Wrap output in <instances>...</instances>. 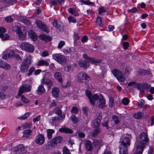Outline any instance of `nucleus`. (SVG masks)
I'll return each instance as SVG.
<instances>
[{
  "label": "nucleus",
  "mask_w": 154,
  "mask_h": 154,
  "mask_svg": "<svg viewBox=\"0 0 154 154\" xmlns=\"http://www.w3.org/2000/svg\"><path fill=\"white\" fill-rule=\"evenodd\" d=\"M132 136L130 134H126L122 136L119 147V154H128V149L130 145Z\"/></svg>",
  "instance_id": "nucleus-1"
},
{
  "label": "nucleus",
  "mask_w": 154,
  "mask_h": 154,
  "mask_svg": "<svg viewBox=\"0 0 154 154\" xmlns=\"http://www.w3.org/2000/svg\"><path fill=\"white\" fill-rule=\"evenodd\" d=\"M137 142L138 145L137 147L144 149L146 146L148 145L149 142L147 132L140 134L137 137Z\"/></svg>",
  "instance_id": "nucleus-2"
},
{
  "label": "nucleus",
  "mask_w": 154,
  "mask_h": 154,
  "mask_svg": "<svg viewBox=\"0 0 154 154\" xmlns=\"http://www.w3.org/2000/svg\"><path fill=\"white\" fill-rule=\"evenodd\" d=\"M32 62L31 56L30 54L27 55L22 63L20 67V71L22 73L26 72Z\"/></svg>",
  "instance_id": "nucleus-3"
},
{
  "label": "nucleus",
  "mask_w": 154,
  "mask_h": 154,
  "mask_svg": "<svg viewBox=\"0 0 154 154\" xmlns=\"http://www.w3.org/2000/svg\"><path fill=\"white\" fill-rule=\"evenodd\" d=\"M20 47L22 50L30 53H32L34 50V46L28 42H22L20 45Z\"/></svg>",
  "instance_id": "nucleus-4"
},
{
  "label": "nucleus",
  "mask_w": 154,
  "mask_h": 154,
  "mask_svg": "<svg viewBox=\"0 0 154 154\" xmlns=\"http://www.w3.org/2000/svg\"><path fill=\"white\" fill-rule=\"evenodd\" d=\"M112 72L120 82H124L125 81V77L120 71L117 69H114L112 71Z\"/></svg>",
  "instance_id": "nucleus-5"
},
{
  "label": "nucleus",
  "mask_w": 154,
  "mask_h": 154,
  "mask_svg": "<svg viewBox=\"0 0 154 154\" xmlns=\"http://www.w3.org/2000/svg\"><path fill=\"white\" fill-rule=\"evenodd\" d=\"M14 31H16V34L19 39L21 40H24L26 36V32L24 30L23 31L18 26H15L13 28Z\"/></svg>",
  "instance_id": "nucleus-6"
},
{
  "label": "nucleus",
  "mask_w": 154,
  "mask_h": 154,
  "mask_svg": "<svg viewBox=\"0 0 154 154\" xmlns=\"http://www.w3.org/2000/svg\"><path fill=\"white\" fill-rule=\"evenodd\" d=\"M86 95L89 98L90 103L92 105L94 106L96 101L98 100V95L97 94H95L92 95L91 92L88 90H86L85 91Z\"/></svg>",
  "instance_id": "nucleus-7"
},
{
  "label": "nucleus",
  "mask_w": 154,
  "mask_h": 154,
  "mask_svg": "<svg viewBox=\"0 0 154 154\" xmlns=\"http://www.w3.org/2000/svg\"><path fill=\"white\" fill-rule=\"evenodd\" d=\"M37 27L41 30L44 31L47 33L49 32L50 30L48 26L39 20H37L35 22Z\"/></svg>",
  "instance_id": "nucleus-8"
},
{
  "label": "nucleus",
  "mask_w": 154,
  "mask_h": 154,
  "mask_svg": "<svg viewBox=\"0 0 154 154\" xmlns=\"http://www.w3.org/2000/svg\"><path fill=\"white\" fill-rule=\"evenodd\" d=\"M83 80L89 82L90 80V79L85 73L83 72H81L78 75V81L79 82H82Z\"/></svg>",
  "instance_id": "nucleus-9"
},
{
  "label": "nucleus",
  "mask_w": 154,
  "mask_h": 154,
  "mask_svg": "<svg viewBox=\"0 0 154 154\" xmlns=\"http://www.w3.org/2000/svg\"><path fill=\"white\" fill-rule=\"evenodd\" d=\"M63 140V137L61 136H58L53 138L50 140L49 145L52 147L57 146V143H60Z\"/></svg>",
  "instance_id": "nucleus-10"
},
{
  "label": "nucleus",
  "mask_w": 154,
  "mask_h": 154,
  "mask_svg": "<svg viewBox=\"0 0 154 154\" xmlns=\"http://www.w3.org/2000/svg\"><path fill=\"white\" fill-rule=\"evenodd\" d=\"M31 86L29 84L21 86L19 89L18 95L20 96L24 92H30L31 90Z\"/></svg>",
  "instance_id": "nucleus-11"
},
{
  "label": "nucleus",
  "mask_w": 154,
  "mask_h": 154,
  "mask_svg": "<svg viewBox=\"0 0 154 154\" xmlns=\"http://www.w3.org/2000/svg\"><path fill=\"white\" fill-rule=\"evenodd\" d=\"M53 58L59 63H61L66 60L64 56L60 54H55L52 55Z\"/></svg>",
  "instance_id": "nucleus-12"
},
{
  "label": "nucleus",
  "mask_w": 154,
  "mask_h": 154,
  "mask_svg": "<svg viewBox=\"0 0 154 154\" xmlns=\"http://www.w3.org/2000/svg\"><path fill=\"white\" fill-rule=\"evenodd\" d=\"M83 57L88 62L96 64L101 62L100 60H97L94 58L89 57L86 54H84Z\"/></svg>",
  "instance_id": "nucleus-13"
},
{
  "label": "nucleus",
  "mask_w": 154,
  "mask_h": 154,
  "mask_svg": "<svg viewBox=\"0 0 154 154\" xmlns=\"http://www.w3.org/2000/svg\"><path fill=\"white\" fill-rule=\"evenodd\" d=\"M27 147L24 146L23 144H20L12 149L13 151L20 153L27 149Z\"/></svg>",
  "instance_id": "nucleus-14"
},
{
  "label": "nucleus",
  "mask_w": 154,
  "mask_h": 154,
  "mask_svg": "<svg viewBox=\"0 0 154 154\" xmlns=\"http://www.w3.org/2000/svg\"><path fill=\"white\" fill-rule=\"evenodd\" d=\"M45 141V137L42 134H39L36 137L35 139V142L39 145L43 144Z\"/></svg>",
  "instance_id": "nucleus-15"
},
{
  "label": "nucleus",
  "mask_w": 154,
  "mask_h": 154,
  "mask_svg": "<svg viewBox=\"0 0 154 154\" xmlns=\"http://www.w3.org/2000/svg\"><path fill=\"white\" fill-rule=\"evenodd\" d=\"M98 100L99 99V102L98 104V107L99 108L102 109L105 106L106 104V101L103 98L102 95L100 94L98 95Z\"/></svg>",
  "instance_id": "nucleus-16"
},
{
  "label": "nucleus",
  "mask_w": 154,
  "mask_h": 154,
  "mask_svg": "<svg viewBox=\"0 0 154 154\" xmlns=\"http://www.w3.org/2000/svg\"><path fill=\"white\" fill-rule=\"evenodd\" d=\"M84 144L85 148L88 151H91L93 148V144L89 140H86L84 141Z\"/></svg>",
  "instance_id": "nucleus-17"
},
{
  "label": "nucleus",
  "mask_w": 154,
  "mask_h": 154,
  "mask_svg": "<svg viewBox=\"0 0 154 154\" xmlns=\"http://www.w3.org/2000/svg\"><path fill=\"white\" fill-rule=\"evenodd\" d=\"M53 25L59 31H61L62 29V24L61 21L55 20L53 23Z\"/></svg>",
  "instance_id": "nucleus-18"
},
{
  "label": "nucleus",
  "mask_w": 154,
  "mask_h": 154,
  "mask_svg": "<svg viewBox=\"0 0 154 154\" xmlns=\"http://www.w3.org/2000/svg\"><path fill=\"white\" fill-rule=\"evenodd\" d=\"M0 68L8 70L10 68V65L5 61L0 60Z\"/></svg>",
  "instance_id": "nucleus-19"
},
{
  "label": "nucleus",
  "mask_w": 154,
  "mask_h": 154,
  "mask_svg": "<svg viewBox=\"0 0 154 154\" xmlns=\"http://www.w3.org/2000/svg\"><path fill=\"white\" fill-rule=\"evenodd\" d=\"M79 66L85 69H87L90 66L89 63L86 61L82 60L79 61Z\"/></svg>",
  "instance_id": "nucleus-20"
},
{
  "label": "nucleus",
  "mask_w": 154,
  "mask_h": 154,
  "mask_svg": "<svg viewBox=\"0 0 154 154\" xmlns=\"http://www.w3.org/2000/svg\"><path fill=\"white\" fill-rule=\"evenodd\" d=\"M0 2L5 3V6L7 7L16 3L17 0H0Z\"/></svg>",
  "instance_id": "nucleus-21"
},
{
  "label": "nucleus",
  "mask_w": 154,
  "mask_h": 154,
  "mask_svg": "<svg viewBox=\"0 0 154 154\" xmlns=\"http://www.w3.org/2000/svg\"><path fill=\"white\" fill-rule=\"evenodd\" d=\"M48 60H38L37 63V65L38 66H48L49 65V63L48 61Z\"/></svg>",
  "instance_id": "nucleus-22"
},
{
  "label": "nucleus",
  "mask_w": 154,
  "mask_h": 154,
  "mask_svg": "<svg viewBox=\"0 0 154 154\" xmlns=\"http://www.w3.org/2000/svg\"><path fill=\"white\" fill-rule=\"evenodd\" d=\"M65 117V115L64 114H63L60 116H58L52 117L51 118V120L52 122H55L64 119Z\"/></svg>",
  "instance_id": "nucleus-23"
},
{
  "label": "nucleus",
  "mask_w": 154,
  "mask_h": 154,
  "mask_svg": "<svg viewBox=\"0 0 154 154\" xmlns=\"http://www.w3.org/2000/svg\"><path fill=\"white\" fill-rule=\"evenodd\" d=\"M59 131L60 132L64 133H65L71 134L72 133V131L70 129L66 127H62L60 128Z\"/></svg>",
  "instance_id": "nucleus-24"
},
{
  "label": "nucleus",
  "mask_w": 154,
  "mask_h": 154,
  "mask_svg": "<svg viewBox=\"0 0 154 154\" xmlns=\"http://www.w3.org/2000/svg\"><path fill=\"white\" fill-rule=\"evenodd\" d=\"M28 35L29 37L33 41H36L38 37L35 33L32 30H29L28 31Z\"/></svg>",
  "instance_id": "nucleus-25"
},
{
  "label": "nucleus",
  "mask_w": 154,
  "mask_h": 154,
  "mask_svg": "<svg viewBox=\"0 0 154 154\" xmlns=\"http://www.w3.org/2000/svg\"><path fill=\"white\" fill-rule=\"evenodd\" d=\"M52 90L53 96L55 98L58 97L59 92V89L57 87H54L52 88Z\"/></svg>",
  "instance_id": "nucleus-26"
},
{
  "label": "nucleus",
  "mask_w": 154,
  "mask_h": 154,
  "mask_svg": "<svg viewBox=\"0 0 154 154\" xmlns=\"http://www.w3.org/2000/svg\"><path fill=\"white\" fill-rule=\"evenodd\" d=\"M42 83L43 84L47 85L50 88L51 87L52 85V82L49 79L46 78L43 79L42 81Z\"/></svg>",
  "instance_id": "nucleus-27"
},
{
  "label": "nucleus",
  "mask_w": 154,
  "mask_h": 154,
  "mask_svg": "<svg viewBox=\"0 0 154 154\" xmlns=\"http://www.w3.org/2000/svg\"><path fill=\"white\" fill-rule=\"evenodd\" d=\"M93 143L94 146L97 147V149H99L102 145V140H95L94 142Z\"/></svg>",
  "instance_id": "nucleus-28"
},
{
  "label": "nucleus",
  "mask_w": 154,
  "mask_h": 154,
  "mask_svg": "<svg viewBox=\"0 0 154 154\" xmlns=\"http://www.w3.org/2000/svg\"><path fill=\"white\" fill-rule=\"evenodd\" d=\"M45 91L44 86L42 85H39L38 87L37 92L38 94H41L43 93Z\"/></svg>",
  "instance_id": "nucleus-29"
},
{
  "label": "nucleus",
  "mask_w": 154,
  "mask_h": 154,
  "mask_svg": "<svg viewBox=\"0 0 154 154\" xmlns=\"http://www.w3.org/2000/svg\"><path fill=\"white\" fill-rule=\"evenodd\" d=\"M39 38L42 40L45 41H48L51 40V38L45 34H41L39 35Z\"/></svg>",
  "instance_id": "nucleus-30"
},
{
  "label": "nucleus",
  "mask_w": 154,
  "mask_h": 154,
  "mask_svg": "<svg viewBox=\"0 0 154 154\" xmlns=\"http://www.w3.org/2000/svg\"><path fill=\"white\" fill-rule=\"evenodd\" d=\"M55 131L54 129H48L47 130V137L48 138L50 139L52 137V134L54 133Z\"/></svg>",
  "instance_id": "nucleus-31"
},
{
  "label": "nucleus",
  "mask_w": 154,
  "mask_h": 154,
  "mask_svg": "<svg viewBox=\"0 0 154 154\" xmlns=\"http://www.w3.org/2000/svg\"><path fill=\"white\" fill-rule=\"evenodd\" d=\"M53 112H55L59 116H60L62 115V111L60 108L59 107L57 106L55 107L53 110Z\"/></svg>",
  "instance_id": "nucleus-32"
},
{
  "label": "nucleus",
  "mask_w": 154,
  "mask_h": 154,
  "mask_svg": "<svg viewBox=\"0 0 154 154\" xmlns=\"http://www.w3.org/2000/svg\"><path fill=\"white\" fill-rule=\"evenodd\" d=\"M10 37L9 35L7 34L1 33L0 34V38L3 41L8 40L9 39Z\"/></svg>",
  "instance_id": "nucleus-33"
},
{
  "label": "nucleus",
  "mask_w": 154,
  "mask_h": 154,
  "mask_svg": "<svg viewBox=\"0 0 154 154\" xmlns=\"http://www.w3.org/2000/svg\"><path fill=\"white\" fill-rule=\"evenodd\" d=\"M54 76L56 79L58 80L60 82H62V75L60 72H55L54 74Z\"/></svg>",
  "instance_id": "nucleus-34"
},
{
  "label": "nucleus",
  "mask_w": 154,
  "mask_h": 154,
  "mask_svg": "<svg viewBox=\"0 0 154 154\" xmlns=\"http://www.w3.org/2000/svg\"><path fill=\"white\" fill-rule=\"evenodd\" d=\"M140 102L138 103V105L141 108H144L146 107V105L144 104L145 101L144 100L141 99L140 100H139Z\"/></svg>",
  "instance_id": "nucleus-35"
},
{
  "label": "nucleus",
  "mask_w": 154,
  "mask_h": 154,
  "mask_svg": "<svg viewBox=\"0 0 154 154\" xmlns=\"http://www.w3.org/2000/svg\"><path fill=\"white\" fill-rule=\"evenodd\" d=\"M100 132V129L98 128H96L92 132V136L93 137L96 136Z\"/></svg>",
  "instance_id": "nucleus-36"
},
{
  "label": "nucleus",
  "mask_w": 154,
  "mask_h": 154,
  "mask_svg": "<svg viewBox=\"0 0 154 154\" xmlns=\"http://www.w3.org/2000/svg\"><path fill=\"white\" fill-rule=\"evenodd\" d=\"M70 118L71 121L74 124L76 123L78 121V118L74 115H71Z\"/></svg>",
  "instance_id": "nucleus-37"
},
{
  "label": "nucleus",
  "mask_w": 154,
  "mask_h": 154,
  "mask_svg": "<svg viewBox=\"0 0 154 154\" xmlns=\"http://www.w3.org/2000/svg\"><path fill=\"white\" fill-rule=\"evenodd\" d=\"M32 126V124L31 122H28L23 124L22 127L23 129L29 128L30 127Z\"/></svg>",
  "instance_id": "nucleus-38"
},
{
  "label": "nucleus",
  "mask_w": 154,
  "mask_h": 154,
  "mask_svg": "<svg viewBox=\"0 0 154 154\" xmlns=\"http://www.w3.org/2000/svg\"><path fill=\"white\" fill-rule=\"evenodd\" d=\"M32 131L30 129L25 130L23 131V135L26 137H28L32 132Z\"/></svg>",
  "instance_id": "nucleus-39"
},
{
  "label": "nucleus",
  "mask_w": 154,
  "mask_h": 154,
  "mask_svg": "<svg viewBox=\"0 0 154 154\" xmlns=\"http://www.w3.org/2000/svg\"><path fill=\"white\" fill-rule=\"evenodd\" d=\"M14 52V51L13 50H10L9 52L7 54L8 57H14V54H15Z\"/></svg>",
  "instance_id": "nucleus-40"
},
{
  "label": "nucleus",
  "mask_w": 154,
  "mask_h": 154,
  "mask_svg": "<svg viewBox=\"0 0 154 154\" xmlns=\"http://www.w3.org/2000/svg\"><path fill=\"white\" fill-rule=\"evenodd\" d=\"M137 88L140 91V93H144V89L142 84L139 83Z\"/></svg>",
  "instance_id": "nucleus-41"
},
{
  "label": "nucleus",
  "mask_w": 154,
  "mask_h": 154,
  "mask_svg": "<svg viewBox=\"0 0 154 154\" xmlns=\"http://www.w3.org/2000/svg\"><path fill=\"white\" fill-rule=\"evenodd\" d=\"M67 19L69 23L72 22L73 23H75L76 22V19L72 16H69L68 17Z\"/></svg>",
  "instance_id": "nucleus-42"
},
{
  "label": "nucleus",
  "mask_w": 154,
  "mask_h": 154,
  "mask_svg": "<svg viewBox=\"0 0 154 154\" xmlns=\"http://www.w3.org/2000/svg\"><path fill=\"white\" fill-rule=\"evenodd\" d=\"M142 113L140 112H138L134 114V117L136 119H140L142 117Z\"/></svg>",
  "instance_id": "nucleus-43"
},
{
  "label": "nucleus",
  "mask_w": 154,
  "mask_h": 154,
  "mask_svg": "<svg viewBox=\"0 0 154 154\" xmlns=\"http://www.w3.org/2000/svg\"><path fill=\"white\" fill-rule=\"evenodd\" d=\"M143 149L137 147L136 151L134 154H142Z\"/></svg>",
  "instance_id": "nucleus-44"
},
{
  "label": "nucleus",
  "mask_w": 154,
  "mask_h": 154,
  "mask_svg": "<svg viewBox=\"0 0 154 154\" xmlns=\"http://www.w3.org/2000/svg\"><path fill=\"white\" fill-rule=\"evenodd\" d=\"M72 49H73V48H64L63 49V51L64 53H69L72 52Z\"/></svg>",
  "instance_id": "nucleus-45"
},
{
  "label": "nucleus",
  "mask_w": 154,
  "mask_h": 154,
  "mask_svg": "<svg viewBox=\"0 0 154 154\" xmlns=\"http://www.w3.org/2000/svg\"><path fill=\"white\" fill-rule=\"evenodd\" d=\"M112 119L116 124H118L119 122V120L118 117L116 115H113L112 116Z\"/></svg>",
  "instance_id": "nucleus-46"
},
{
  "label": "nucleus",
  "mask_w": 154,
  "mask_h": 154,
  "mask_svg": "<svg viewBox=\"0 0 154 154\" xmlns=\"http://www.w3.org/2000/svg\"><path fill=\"white\" fill-rule=\"evenodd\" d=\"M138 84L139 83H136L135 82H131L128 83V86H131L133 87L137 88Z\"/></svg>",
  "instance_id": "nucleus-47"
},
{
  "label": "nucleus",
  "mask_w": 154,
  "mask_h": 154,
  "mask_svg": "<svg viewBox=\"0 0 154 154\" xmlns=\"http://www.w3.org/2000/svg\"><path fill=\"white\" fill-rule=\"evenodd\" d=\"M129 102V101L127 98H124L122 100V103L124 105H127Z\"/></svg>",
  "instance_id": "nucleus-48"
},
{
  "label": "nucleus",
  "mask_w": 154,
  "mask_h": 154,
  "mask_svg": "<svg viewBox=\"0 0 154 154\" xmlns=\"http://www.w3.org/2000/svg\"><path fill=\"white\" fill-rule=\"evenodd\" d=\"M30 114V113L29 112H27L22 116H21L20 118L22 119H25L29 117Z\"/></svg>",
  "instance_id": "nucleus-49"
},
{
  "label": "nucleus",
  "mask_w": 154,
  "mask_h": 154,
  "mask_svg": "<svg viewBox=\"0 0 154 154\" xmlns=\"http://www.w3.org/2000/svg\"><path fill=\"white\" fill-rule=\"evenodd\" d=\"M63 154H71L69 150L66 146L64 147L63 148Z\"/></svg>",
  "instance_id": "nucleus-50"
},
{
  "label": "nucleus",
  "mask_w": 154,
  "mask_h": 154,
  "mask_svg": "<svg viewBox=\"0 0 154 154\" xmlns=\"http://www.w3.org/2000/svg\"><path fill=\"white\" fill-rule=\"evenodd\" d=\"M71 111L72 113L76 114L78 113V109L77 107H73L72 108Z\"/></svg>",
  "instance_id": "nucleus-51"
},
{
  "label": "nucleus",
  "mask_w": 154,
  "mask_h": 154,
  "mask_svg": "<svg viewBox=\"0 0 154 154\" xmlns=\"http://www.w3.org/2000/svg\"><path fill=\"white\" fill-rule=\"evenodd\" d=\"M21 98L23 102L25 103H27L29 102V100L26 98L24 95H22Z\"/></svg>",
  "instance_id": "nucleus-52"
},
{
  "label": "nucleus",
  "mask_w": 154,
  "mask_h": 154,
  "mask_svg": "<svg viewBox=\"0 0 154 154\" xmlns=\"http://www.w3.org/2000/svg\"><path fill=\"white\" fill-rule=\"evenodd\" d=\"M65 44V42L63 41H60L58 45L57 48H62L63 46H64Z\"/></svg>",
  "instance_id": "nucleus-53"
},
{
  "label": "nucleus",
  "mask_w": 154,
  "mask_h": 154,
  "mask_svg": "<svg viewBox=\"0 0 154 154\" xmlns=\"http://www.w3.org/2000/svg\"><path fill=\"white\" fill-rule=\"evenodd\" d=\"M131 70V68L129 66H127L125 70V74H129Z\"/></svg>",
  "instance_id": "nucleus-54"
},
{
  "label": "nucleus",
  "mask_w": 154,
  "mask_h": 154,
  "mask_svg": "<svg viewBox=\"0 0 154 154\" xmlns=\"http://www.w3.org/2000/svg\"><path fill=\"white\" fill-rule=\"evenodd\" d=\"M21 21L26 24H29L30 23L29 21L25 17L23 18Z\"/></svg>",
  "instance_id": "nucleus-55"
},
{
  "label": "nucleus",
  "mask_w": 154,
  "mask_h": 154,
  "mask_svg": "<svg viewBox=\"0 0 154 154\" xmlns=\"http://www.w3.org/2000/svg\"><path fill=\"white\" fill-rule=\"evenodd\" d=\"M97 23L99 25H100L102 23L101 18L100 17H98L96 19Z\"/></svg>",
  "instance_id": "nucleus-56"
},
{
  "label": "nucleus",
  "mask_w": 154,
  "mask_h": 154,
  "mask_svg": "<svg viewBox=\"0 0 154 154\" xmlns=\"http://www.w3.org/2000/svg\"><path fill=\"white\" fill-rule=\"evenodd\" d=\"M35 71V69L33 67H32L29 69V72L28 76H29L32 74V73Z\"/></svg>",
  "instance_id": "nucleus-57"
},
{
  "label": "nucleus",
  "mask_w": 154,
  "mask_h": 154,
  "mask_svg": "<svg viewBox=\"0 0 154 154\" xmlns=\"http://www.w3.org/2000/svg\"><path fill=\"white\" fill-rule=\"evenodd\" d=\"M106 11V8L103 7H101L100 8H99V14H100L102 13L105 12Z\"/></svg>",
  "instance_id": "nucleus-58"
},
{
  "label": "nucleus",
  "mask_w": 154,
  "mask_h": 154,
  "mask_svg": "<svg viewBox=\"0 0 154 154\" xmlns=\"http://www.w3.org/2000/svg\"><path fill=\"white\" fill-rule=\"evenodd\" d=\"M129 46V43L128 42H124L123 44V46L124 49H127Z\"/></svg>",
  "instance_id": "nucleus-59"
},
{
  "label": "nucleus",
  "mask_w": 154,
  "mask_h": 154,
  "mask_svg": "<svg viewBox=\"0 0 154 154\" xmlns=\"http://www.w3.org/2000/svg\"><path fill=\"white\" fill-rule=\"evenodd\" d=\"M13 19L11 16H8L7 17L5 18V20L8 22H12Z\"/></svg>",
  "instance_id": "nucleus-60"
},
{
  "label": "nucleus",
  "mask_w": 154,
  "mask_h": 154,
  "mask_svg": "<svg viewBox=\"0 0 154 154\" xmlns=\"http://www.w3.org/2000/svg\"><path fill=\"white\" fill-rule=\"evenodd\" d=\"M14 54V57L13 58H14L18 60L21 61L22 60V58L18 54Z\"/></svg>",
  "instance_id": "nucleus-61"
},
{
  "label": "nucleus",
  "mask_w": 154,
  "mask_h": 154,
  "mask_svg": "<svg viewBox=\"0 0 154 154\" xmlns=\"http://www.w3.org/2000/svg\"><path fill=\"white\" fill-rule=\"evenodd\" d=\"M143 85V88L144 90L146 89H148L149 88L150 86L149 85L146 83H143L142 84Z\"/></svg>",
  "instance_id": "nucleus-62"
},
{
  "label": "nucleus",
  "mask_w": 154,
  "mask_h": 154,
  "mask_svg": "<svg viewBox=\"0 0 154 154\" xmlns=\"http://www.w3.org/2000/svg\"><path fill=\"white\" fill-rule=\"evenodd\" d=\"M101 125L105 127L107 129L108 128V122L107 120L105 121L104 122L102 123L101 124Z\"/></svg>",
  "instance_id": "nucleus-63"
},
{
  "label": "nucleus",
  "mask_w": 154,
  "mask_h": 154,
  "mask_svg": "<svg viewBox=\"0 0 154 154\" xmlns=\"http://www.w3.org/2000/svg\"><path fill=\"white\" fill-rule=\"evenodd\" d=\"M56 106L57 104L56 103L55 101L54 100L49 104V108H51L53 107Z\"/></svg>",
  "instance_id": "nucleus-64"
}]
</instances>
